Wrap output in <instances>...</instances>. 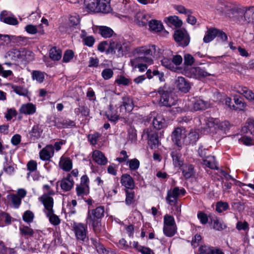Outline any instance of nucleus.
Listing matches in <instances>:
<instances>
[{"instance_id":"31","label":"nucleus","mask_w":254,"mask_h":254,"mask_svg":"<svg viewBox=\"0 0 254 254\" xmlns=\"http://www.w3.org/2000/svg\"><path fill=\"white\" fill-rule=\"evenodd\" d=\"M149 30L153 32L157 33L163 30V26L160 21L150 20L148 23Z\"/></svg>"},{"instance_id":"52","label":"nucleus","mask_w":254,"mask_h":254,"mask_svg":"<svg viewBox=\"0 0 254 254\" xmlns=\"http://www.w3.org/2000/svg\"><path fill=\"white\" fill-rule=\"evenodd\" d=\"M101 136V134L100 133L96 132L93 134H88L87 138L91 144L95 145Z\"/></svg>"},{"instance_id":"56","label":"nucleus","mask_w":254,"mask_h":254,"mask_svg":"<svg viewBox=\"0 0 254 254\" xmlns=\"http://www.w3.org/2000/svg\"><path fill=\"white\" fill-rule=\"evenodd\" d=\"M171 157L173 159V163L175 166H181L183 164L182 161L181 160V155L176 152H172Z\"/></svg>"},{"instance_id":"63","label":"nucleus","mask_w":254,"mask_h":254,"mask_svg":"<svg viewBox=\"0 0 254 254\" xmlns=\"http://www.w3.org/2000/svg\"><path fill=\"white\" fill-rule=\"evenodd\" d=\"M114 72L112 69L107 68L102 72V76L105 80H108L113 77Z\"/></svg>"},{"instance_id":"37","label":"nucleus","mask_w":254,"mask_h":254,"mask_svg":"<svg viewBox=\"0 0 254 254\" xmlns=\"http://www.w3.org/2000/svg\"><path fill=\"white\" fill-rule=\"evenodd\" d=\"M238 92L243 95L249 100H254V92L246 87H240Z\"/></svg>"},{"instance_id":"30","label":"nucleus","mask_w":254,"mask_h":254,"mask_svg":"<svg viewBox=\"0 0 254 254\" xmlns=\"http://www.w3.org/2000/svg\"><path fill=\"white\" fill-rule=\"evenodd\" d=\"M152 124L154 127L159 130L163 128L165 125V120L162 115H157L153 119Z\"/></svg>"},{"instance_id":"42","label":"nucleus","mask_w":254,"mask_h":254,"mask_svg":"<svg viewBox=\"0 0 254 254\" xmlns=\"http://www.w3.org/2000/svg\"><path fill=\"white\" fill-rule=\"evenodd\" d=\"M126 192V203L129 205L131 204L134 200L135 193L133 190L125 189Z\"/></svg>"},{"instance_id":"26","label":"nucleus","mask_w":254,"mask_h":254,"mask_svg":"<svg viewBox=\"0 0 254 254\" xmlns=\"http://www.w3.org/2000/svg\"><path fill=\"white\" fill-rule=\"evenodd\" d=\"M59 166L64 171L68 172L72 167V160L68 157L62 156L59 162Z\"/></svg>"},{"instance_id":"13","label":"nucleus","mask_w":254,"mask_h":254,"mask_svg":"<svg viewBox=\"0 0 254 254\" xmlns=\"http://www.w3.org/2000/svg\"><path fill=\"white\" fill-rule=\"evenodd\" d=\"M105 208L103 206H99L95 209H89L86 220H101L104 216Z\"/></svg>"},{"instance_id":"20","label":"nucleus","mask_w":254,"mask_h":254,"mask_svg":"<svg viewBox=\"0 0 254 254\" xmlns=\"http://www.w3.org/2000/svg\"><path fill=\"white\" fill-rule=\"evenodd\" d=\"M11 48L9 35L0 34V51L5 52Z\"/></svg>"},{"instance_id":"35","label":"nucleus","mask_w":254,"mask_h":254,"mask_svg":"<svg viewBox=\"0 0 254 254\" xmlns=\"http://www.w3.org/2000/svg\"><path fill=\"white\" fill-rule=\"evenodd\" d=\"M203 164L211 169H217V163L214 156H208L203 159Z\"/></svg>"},{"instance_id":"36","label":"nucleus","mask_w":254,"mask_h":254,"mask_svg":"<svg viewBox=\"0 0 254 254\" xmlns=\"http://www.w3.org/2000/svg\"><path fill=\"white\" fill-rule=\"evenodd\" d=\"M62 52L56 47L52 48L49 51L50 58L53 61H59L62 58Z\"/></svg>"},{"instance_id":"1","label":"nucleus","mask_w":254,"mask_h":254,"mask_svg":"<svg viewBox=\"0 0 254 254\" xmlns=\"http://www.w3.org/2000/svg\"><path fill=\"white\" fill-rule=\"evenodd\" d=\"M157 47L154 45H149L139 47L134 49V54L137 56L130 61V64L134 68H138L139 71H144L147 68L146 64H151L153 63L152 56H158L156 53Z\"/></svg>"},{"instance_id":"28","label":"nucleus","mask_w":254,"mask_h":254,"mask_svg":"<svg viewBox=\"0 0 254 254\" xmlns=\"http://www.w3.org/2000/svg\"><path fill=\"white\" fill-rule=\"evenodd\" d=\"M165 21L169 26H174L176 28L181 27L183 24L182 21L178 16L175 15L165 18Z\"/></svg>"},{"instance_id":"24","label":"nucleus","mask_w":254,"mask_h":254,"mask_svg":"<svg viewBox=\"0 0 254 254\" xmlns=\"http://www.w3.org/2000/svg\"><path fill=\"white\" fill-rule=\"evenodd\" d=\"M33 236L35 238V239L37 240L36 242L37 244L35 245V249L40 250L41 247H44L46 243L44 242L43 238L44 234L42 231L38 230L35 232L33 231Z\"/></svg>"},{"instance_id":"16","label":"nucleus","mask_w":254,"mask_h":254,"mask_svg":"<svg viewBox=\"0 0 254 254\" xmlns=\"http://www.w3.org/2000/svg\"><path fill=\"white\" fill-rule=\"evenodd\" d=\"M57 184H59L64 192H67L70 190L73 187L74 182L72 179H70L69 175H67L65 177L58 181Z\"/></svg>"},{"instance_id":"29","label":"nucleus","mask_w":254,"mask_h":254,"mask_svg":"<svg viewBox=\"0 0 254 254\" xmlns=\"http://www.w3.org/2000/svg\"><path fill=\"white\" fill-rule=\"evenodd\" d=\"M209 107L207 102L201 99H195L193 103V109L194 111L204 110Z\"/></svg>"},{"instance_id":"10","label":"nucleus","mask_w":254,"mask_h":254,"mask_svg":"<svg viewBox=\"0 0 254 254\" xmlns=\"http://www.w3.org/2000/svg\"><path fill=\"white\" fill-rule=\"evenodd\" d=\"M72 227L77 240L84 242L87 236V227L82 223L74 222Z\"/></svg>"},{"instance_id":"23","label":"nucleus","mask_w":254,"mask_h":254,"mask_svg":"<svg viewBox=\"0 0 254 254\" xmlns=\"http://www.w3.org/2000/svg\"><path fill=\"white\" fill-rule=\"evenodd\" d=\"M96 32L105 38H110L114 34V31L106 26H98L96 28Z\"/></svg>"},{"instance_id":"45","label":"nucleus","mask_w":254,"mask_h":254,"mask_svg":"<svg viewBox=\"0 0 254 254\" xmlns=\"http://www.w3.org/2000/svg\"><path fill=\"white\" fill-rule=\"evenodd\" d=\"M193 72L194 73L195 76L197 78L205 77L210 75L211 74L199 67H196L193 68Z\"/></svg>"},{"instance_id":"57","label":"nucleus","mask_w":254,"mask_h":254,"mask_svg":"<svg viewBox=\"0 0 254 254\" xmlns=\"http://www.w3.org/2000/svg\"><path fill=\"white\" fill-rule=\"evenodd\" d=\"M213 247L209 245H201L198 249V254H211Z\"/></svg>"},{"instance_id":"49","label":"nucleus","mask_w":254,"mask_h":254,"mask_svg":"<svg viewBox=\"0 0 254 254\" xmlns=\"http://www.w3.org/2000/svg\"><path fill=\"white\" fill-rule=\"evenodd\" d=\"M188 138L189 140L188 143L194 144L199 138V134L196 131H191L188 135Z\"/></svg>"},{"instance_id":"58","label":"nucleus","mask_w":254,"mask_h":254,"mask_svg":"<svg viewBox=\"0 0 254 254\" xmlns=\"http://www.w3.org/2000/svg\"><path fill=\"white\" fill-rule=\"evenodd\" d=\"M115 82L118 85H123L125 86L129 85L131 83L129 79L126 78L123 75H121L118 78L116 79Z\"/></svg>"},{"instance_id":"4","label":"nucleus","mask_w":254,"mask_h":254,"mask_svg":"<svg viewBox=\"0 0 254 254\" xmlns=\"http://www.w3.org/2000/svg\"><path fill=\"white\" fill-rule=\"evenodd\" d=\"M157 95L159 97V104L161 106L171 107L177 104L176 98L171 91L167 90L164 87H161L158 89Z\"/></svg>"},{"instance_id":"55","label":"nucleus","mask_w":254,"mask_h":254,"mask_svg":"<svg viewBox=\"0 0 254 254\" xmlns=\"http://www.w3.org/2000/svg\"><path fill=\"white\" fill-rule=\"evenodd\" d=\"M161 64L162 65L169 69L174 70L175 69V66L173 65L172 59H168L167 58H164L161 60Z\"/></svg>"},{"instance_id":"60","label":"nucleus","mask_w":254,"mask_h":254,"mask_svg":"<svg viewBox=\"0 0 254 254\" xmlns=\"http://www.w3.org/2000/svg\"><path fill=\"white\" fill-rule=\"evenodd\" d=\"M205 121L206 125L208 128H214V129H216L218 119L210 118L206 120H205Z\"/></svg>"},{"instance_id":"14","label":"nucleus","mask_w":254,"mask_h":254,"mask_svg":"<svg viewBox=\"0 0 254 254\" xmlns=\"http://www.w3.org/2000/svg\"><path fill=\"white\" fill-rule=\"evenodd\" d=\"M145 132L147 134L148 143L150 148L153 149L157 147L159 144V139L157 132L149 128L146 129Z\"/></svg>"},{"instance_id":"15","label":"nucleus","mask_w":254,"mask_h":254,"mask_svg":"<svg viewBox=\"0 0 254 254\" xmlns=\"http://www.w3.org/2000/svg\"><path fill=\"white\" fill-rule=\"evenodd\" d=\"M134 107L133 100L131 98L128 96H124L122 97V103L120 106L121 112H130Z\"/></svg>"},{"instance_id":"33","label":"nucleus","mask_w":254,"mask_h":254,"mask_svg":"<svg viewBox=\"0 0 254 254\" xmlns=\"http://www.w3.org/2000/svg\"><path fill=\"white\" fill-rule=\"evenodd\" d=\"M6 11L2 12L0 14V19L1 21L9 25H16L18 23L17 19L14 16H6Z\"/></svg>"},{"instance_id":"44","label":"nucleus","mask_w":254,"mask_h":254,"mask_svg":"<svg viewBox=\"0 0 254 254\" xmlns=\"http://www.w3.org/2000/svg\"><path fill=\"white\" fill-rule=\"evenodd\" d=\"M211 221L213 223V228L216 230L221 231L226 228V226L216 217L211 218Z\"/></svg>"},{"instance_id":"8","label":"nucleus","mask_w":254,"mask_h":254,"mask_svg":"<svg viewBox=\"0 0 254 254\" xmlns=\"http://www.w3.org/2000/svg\"><path fill=\"white\" fill-rule=\"evenodd\" d=\"M173 37L175 42L181 47H186L190 43V37L185 30L180 29L175 30Z\"/></svg>"},{"instance_id":"17","label":"nucleus","mask_w":254,"mask_h":254,"mask_svg":"<svg viewBox=\"0 0 254 254\" xmlns=\"http://www.w3.org/2000/svg\"><path fill=\"white\" fill-rule=\"evenodd\" d=\"M121 183L125 189L133 190L135 184L133 178L127 174H123L121 178Z\"/></svg>"},{"instance_id":"27","label":"nucleus","mask_w":254,"mask_h":254,"mask_svg":"<svg viewBox=\"0 0 254 254\" xmlns=\"http://www.w3.org/2000/svg\"><path fill=\"white\" fill-rule=\"evenodd\" d=\"M106 116L110 121L113 122H117L120 118V115L111 104L109 105V110L106 112Z\"/></svg>"},{"instance_id":"40","label":"nucleus","mask_w":254,"mask_h":254,"mask_svg":"<svg viewBox=\"0 0 254 254\" xmlns=\"http://www.w3.org/2000/svg\"><path fill=\"white\" fill-rule=\"evenodd\" d=\"M177 226H163V233L167 237L174 236L177 233Z\"/></svg>"},{"instance_id":"53","label":"nucleus","mask_w":254,"mask_h":254,"mask_svg":"<svg viewBox=\"0 0 254 254\" xmlns=\"http://www.w3.org/2000/svg\"><path fill=\"white\" fill-rule=\"evenodd\" d=\"M229 208V204L226 202L219 201L216 204V210L221 213Z\"/></svg>"},{"instance_id":"21","label":"nucleus","mask_w":254,"mask_h":254,"mask_svg":"<svg viewBox=\"0 0 254 254\" xmlns=\"http://www.w3.org/2000/svg\"><path fill=\"white\" fill-rule=\"evenodd\" d=\"M176 83L177 88L182 92L187 93L190 88L189 83L183 77H178Z\"/></svg>"},{"instance_id":"54","label":"nucleus","mask_w":254,"mask_h":254,"mask_svg":"<svg viewBox=\"0 0 254 254\" xmlns=\"http://www.w3.org/2000/svg\"><path fill=\"white\" fill-rule=\"evenodd\" d=\"M164 226H177L174 218L171 215H165L164 217Z\"/></svg>"},{"instance_id":"51","label":"nucleus","mask_w":254,"mask_h":254,"mask_svg":"<svg viewBox=\"0 0 254 254\" xmlns=\"http://www.w3.org/2000/svg\"><path fill=\"white\" fill-rule=\"evenodd\" d=\"M11 48L14 46H20L22 40V36L9 35Z\"/></svg>"},{"instance_id":"7","label":"nucleus","mask_w":254,"mask_h":254,"mask_svg":"<svg viewBox=\"0 0 254 254\" xmlns=\"http://www.w3.org/2000/svg\"><path fill=\"white\" fill-rule=\"evenodd\" d=\"M186 137V130L185 128L182 127L175 128L171 135L173 142L180 148L182 147L184 145Z\"/></svg>"},{"instance_id":"5","label":"nucleus","mask_w":254,"mask_h":254,"mask_svg":"<svg viewBox=\"0 0 254 254\" xmlns=\"http://www.w3.org/2000/svg\"><path fill=\"white\" fill-rule=\"evenodd\" d=\"M27 192L23 189H18L16 193H9L6 196L7 204L14 208H18L21 200L26 195Z\"/></svg>"},{"instance_id":"6","label":"nucleus","mask_w":254,"mask_h":254,"mask_svg":"<svg viewBox=\"0 0 254 254\" xmlns=\"http://www.w3.org/2000/svg\"><path fill=\"white\" fill-rule=\"evenodd\" d=\"M237 5L232 3L219 2L216 7L218 13L224 14L230 18H234Z\"/></svg>"},{"instance_id":"62","label":"nucleus","mask_w":254,"mask_h":254,"mask_svg":"<svg viewBox=\"0 0 254 254\" xmlns=\"http://www.w3.org/2000/svg\"><path fill=\"white\" fill-rule=\"evenodd\" d=\"M229 127L230 124L228 121H225L220 122L218 120V122H217V124L216 128L225 132L227 130L229 129Z\"/></svg>"},{"instance_id":"18","label":"nucleus","mask_w":254,"mask_h":254,"mask_svg":"<svg viewBox=\"0 0 254 254\" xmlns=\"http://www.w3.org/2000/svg\"><path fill=\"white\" fill-rule=\"evenodd\" d=\"M54 154V148L52 145H48L40 152V157L41 160H50Z\"/></svg>"},{"instance_id":"2","label":"nucleus","mask_w":254,"mask_h":254,"mask_svg":"<svg viewBox=\"0 0 254 254\" xmlns=\"http://www.w3.org/2000/svg\"><path fill=\"white\" fill-rule=\"evenodd\" d=\"M111 0H84L86 8L94 12L107 13L109 11Z\"/></svg>"},{"instance_id":"38","label":"nucleus","mask_w":254,"mask_h":254,"mask_svg":"<svg viewBox=\"0 0 254 254\" xmlns=\"http://www.w3.org/2000/svg\"><path fill=\"white\" fill-rule=\"evenodd\" d=\"M242 132L243 133L252 134L254 132V121L251 119H248L245 125L242 127Z\"/></svg>"},{"instance_id":"9","label":"nucleus","mask_w":254,"mask_h":254,"mask_svg":"<svg viewBox=\"0 0 254 254\" xmlns=\"http://www.w3.org/2000/svg\"><path fill=\"white\" fill-rule=\"evenodd\" d=\"M186 193L184 188L179 189L178 187H175L173 190H168L166 197V201L169 205L175 204L180 194L184 195Z\"/></svg>"},{"instance_id":"34","label":"nucleus","mask_w":254,"mask_h":254,"mask_svg":"<svg viewBox=\"0 0 254 254\" xmlns=\"http://www.w3.org/2000/svg\"><path fill=\"white\" fill-rule=\"evenodd\" d=\"M86 223L91 225L94 232L95 234H99L103 230L101 225V220H86Z\"/></svg>"},{"instance_id":"47","label":"nucleus","mask_w":254,"mask_h":254,"mask_svg":"<svg viewBox=\"0 0 254 254\" xmlns=\"http://www.w3.org/2000/svg\"><path fill=\"white\" fill-rule=\"evenodd\" d=\"M45 79V73L39 70L33 71V80H36L38 83H41Z\"/></svg>"},{"instance_id":"22","label":"nucleus","mask_w":254,"mask_h":254,"mask_svg":"<svg viewBox=\"0 0 254 254\" xmlns=\"http://www.w3.org/2000/svg\"><path fill=\"white\" fill-rule=\"evenodd\" d=\"M151 17L149 14L142 12H138L136 14L135 21L139 26H145L148 24Z\"/></svg>"},{"instance_id":"41","label":"nucleus","mask_w":254,"mask_h":254,"mask_svg":"<svg viewBox=\"0 0 254 254\" xmlns=\"http://www.w3.org/2000/svg\"><path fill=\"white\" fill-rule=\"evenodd\" d=\"M75 191L78 197H83L89 194L90 188L76 185Z\"/></svg>"},{"instance_id":"43","label":"nucleus","mask_w":254,"mask_h":254,"mask_svg":"<svg viewBox=\"0 0 254 254\" xmlns=\"http://www.w3.org/2000/svg\"><path fill=\"white\" fill-rule=\"evenodd\" d=\"M21 56V52L16 49L12 48L6 51L5 57H10L12 60H15L16 58H20Z\"/></svg>"},{"instance_id":"32","label":"nucleus","mask_w":254,"mask_h":254,"mask_svg":"<svg viewBox=\"0 0 254 254\" xmlns=\"http://www.w3.org/2000/svg\"><path fill=\"white\" fill-rule=\"evenodd\" d=\"M217 34V29L210 28L206 32L203 41L205 43L212 41L216 37Z\"/></svg>"},{"instance_id":"50","label":"nucleus","mask_w":254,"mask_h":254,"mask_svg":"<svg viewBox=\"0 0 254 254\" xmlns=\"http://www.w3.org/2000/svg\"><path fill=\"white\" fill-rule=\"evenodd\" d=\"M127 164L128 165L129 168L130 170H136L139 167L140 162L138 159L134 158L128 160Z\"/></svg>"},{"instance_id":"61","label":"nucleus","mask_w":254,"mask_h":254,"mask_svg":"<svg viewBox=\"0 0 254 254\" xmlns=\"http://www.w3.org/2000/svg\"><path fill=\"white\" fill-rule=\"evenodd\" d=\"M73 52L71 50H67L65 51L64 54L62 61L63 63H68L73 59Z\"/></svg>"},{"instance_id":"12","label":"nucleus","mask_w":254,"mask_h":254,"mask_svg":"<svg viewBox=\"0 0 254 254\" xmlns=\"http://www.w3.org/2000/svg\"><path fill=\"white\" fill-rule=\"evenodd\" d=\"M53 125L59 128H68L75 127V123L69 119L54 117L51 121Z\"/></svg>"},{"instance_id":"59","label":"nucleus","mask_w":254,"mask_h":254,"mask_svg":"<svg viewBox=\"0 0 254 254\" xmlns=\"http://www.w3.org/2000/svg\"><path fill=\"white\" fill-rule=\"evenodd\" d=\"M19 230L20 234L25 237L32 236V230L28 226L21 225Z\"/></svg>"},{"instance_id":"39","label":"nucleus","mask_w":254,"mask_h":254,"mask_svg":"<svg viewBox=\"0 0 254 254\" xmlns=\"http://www.w3.org/2000/svg\"><path fill=\"white\" fill-rule=\"evenodd\" d=\"M234 100L235 105H232V109L235 110H243L246 107V104L243 101L242 98L238 97L237 96L234 97Z\"/></svg>"},{"instance_id":"25","label":"nucleus","mask_w":254,"mask_h":254,"mask_svg":"<svg viewBox=\"0 0 254 254\" xmlns=\"http://www.w3.org/2000/svg\"><path fill=\"white\" fill-rule=\"evenodd\" d=\"M92 157L93 160L98 164L104 165L107 162V159L103 153L99 150H96L93 152Z\"/></svg>"},{"instance_id":"46","label":"nucleus","mask_w":254,"mask_h":254,"mask_svg":"<svg viewBox=\"0 0 254 254\" xmlns=\"http://www.w3.org/2000/svg\"><path fill=\"white\" fill-rule=\"evenodd\" d=\"M46 215L49 218L50 223L53 225L56 226L60 223V219L57 215L54 213V211L52 213L47 212Z\"/></svg>"},{"instance_id":"19","label":"nucleus","mask_w":254,"mask_h":254,"mask_svg":"<svg viewBox=\"0 0 254 254\" xmlns=\"http://www.w3.org/2000/svg\"><path fill=\"white\" fill-rule=\"evenodd\" d=\"M183 176L185 179H189L193 177L195 174L194 166L190 164H183L180 168Z\"/></svg>"},{"instance_id":"64","label":"nucleus","mask_w":254,"mask_h":254,"mask_svg":"<svg viewBox=\"0 0 254 254\" xmlns=\"http://www.w3.org/2000/svg\"><path fill=\"white\" fill-rule=\"evenodd\" d=\"M96 250L98 253L100 254H116L115 253L111 250H107L105 249L103 245L99 244L98 246L95 245Z\"/></svg>"},{"instance_id":"48","label":"nucleus","mask_w":254,"mask_h":254,"mask_svg":"<svg viewBox=\"0 0 254 254\" xmlns=\"http://www.w3.org/2000/svg\"><path fill=\"white\" fill-rule=\"evenodd\" d=\"M19 113L24 115H30L32 114V103L22 104L19 109Z\"/></svg>"},{"instance_id":"11","label":"nucleus","mask_w":254,"mask_h":254,"mask_svg":"<svg viewBox=\"0 0 254 254\" xmlns=\"http://www.w3.org/2000/svg\"><path fill=\"white\" fill-rule=\"evenodd\" d=\"M53 190H50L48 193L43 194L40 198L47 212L52 213L53 211L54 199L50 195H54Z\"/></svg>"},{"instance_id":"3","label":"nucleus","mask_w":254,"mask_h":254,"mask_svg":"<svg viewBox=\"0 0 254 254\" xmlns=\"http://www.w3.org/2000/svg\"><path fill=\"white\" fill-rule=\"evenodd\" d=\"M234 19L239 22H246L247 23H254V7L246 8L237 5Z\"/></svg>"}]
</instances>
